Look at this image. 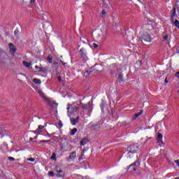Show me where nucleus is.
<instances>
[{
    "mask_svg": "<svg viewBox=\"0 0 179 179\" xmlns=\"http://www.w3.org/2000/svg\"><path fill=\"white\" fill-rule=\"evenodd\" d=\"M118 80L120 83H122V82H124V78H123L122 73H121L118 74Z\"/></svg>",
    "mask_w": 179,
    "mask_h": 179,
    "instance_id": "19",
    "label": "nucleus"
},
{
    "mask_svg": "<svg viewBox=\"0 0 179 179\" xmlns=\"http://www.w3.org/2000/svg\"><path fill=\"white\" fill-rule=\"evenodd\" d=\"M177 16V13H176V8H173V12L172 14V19H174Z\"/></svg>",
    "mask_w": 179,
    "mask_h": 179,
    "instance_id": "28",
    "label": "nucleus"
},
{
    "mask_svg": "<svg viewBox=\"0 0 179 179\" xmlns=\"http://www.w3.org/2000/svg\"><path fill=\"white\" fill-rule=\"evenodd\" d=\"M82 107L83 110H87V108H90V102H88L86 104H82Z\"/></svg>",
    "mask_w": 179,
    "mask_h": 179,
    "instance_id": "17",
    "label": "nucleus"
},
{
    "mask_svg": "<svg viewBox=\"0 0 179 179\" xmlns=\"http://www.w3.org/2000/svg\"><path fill=\"white\" fill-rule=\"evenodd\" d=\"M27 160V162H35L36 159H34V158H29Z\"/></svg>",
    "mask_w": 179,
    "mask_h": 179,
    "instance_id": "32",
    "label": "nucleus"
},
{
    "mask_svg": "<svg viewBox=\"0 0 179 179\" xmlns=\"http://www.w3.org/2000/svg\"><path fill=\"white\" fill-rule=\"evenodd\" d=\"M9 48L11 54H15V52H16V48H15V45H13V43L9 44Z\"/></svg>",
    "mask_w": 179,
    "mask_h": 179,
    "instance_id": "9",
    "label": "nucleus"
},
{
    "mask_svg": "<svg viewBox=\"0 0 179 179\" xmlns=\"http://www.w3.org/2000/svg\"><path fill=\"white\" fill-rule=\"evenodd\" d=\"M157 141L158 142H162V139H163V134L160 133H157Z\"/></svg>",
    "mask_w": 179,
    "mask_h": 179,
    "instance_id": "16",
    "label": "nucleus"
},
{
    "mask_svg": "<svg viewBox=\"0 0 179 179\" xmlns=\"http://www.w3.org/2000/svg\"><path fill=\"white\" fill-rule=\"evenodd\" d=\"M43 129H44V126L39 125L38 127V129L36 130H35L34 132V134H41V132H42Z\"/></svg>",
    "mask_w": 179,
    "mask_h": 179,
    "instance_id": "11",
    "label": "nucleus"
},
{
    "mask_svg": "<svg viewBox=\"0 0 179 179\" xmlns=\"http://www.w3.org/2000/svg\"><path fill=\"white\" fill-rule=\"evenodd\" d=\"M35 69H38V72H46V69L43 67H38V66H36Z\"/></svg>",
    "mask_w": 179,
    "mask_h": 179,
    "instance_id": "15",
    "label": "nucleus"
},
{
    "mask_svg": "<svg viewBox=\"0 0 179 179\" xmlns=\"http://www.w3.org/2000/svg\"><path fill=\"white\" fill-rule=\"evenodd\" d=\"M98 126H99V124H92V128H93L94 129V128H96Z\"/></svg>",
    "mask_w": 179,
    "mask_h": 179,
    "instance_id": "35",
    "label": "nucleus"
},
{
    "mask_svg": "<svg viewBox=\"0 0 179 179\" xmlns=\"http://www.w3.org/2000/svg\"><path fill=\"white\" fill-rule=\"evenodd\" d=\"M175 76H176V78H179V71H178L177 73H176Z\"/></svg>",
    "mask_w": 179,
    "mask_h": 179,
    "instance_id": "41",
    "label": "nucleus"
},
{
    "mask_svg": "<svg viewBox=\"0 0 179 179\" xmlns=\"http://www.w3.org/2000/svg\"><path fill=\"white\" fill-rule=\"evenodd\" d=\"M36 2V0H31V3H34Z\"/></svg>",
    "mask_w": 179,
    "mask_h": 179,
    "instance_id": "44",
    "label": "nucleus"
},
{
    "mask_svg": "<svg viewBox=\"0 0 179 179\" xmlns=\"http://www.w3.org/2000/svg\"><path fill=\"white\" fill-rule=\"evenodd\" d=\"M8 159L10 160V162H15V159L12 157H8Z\"/></svg>",
    "mask_w": 179,
    "mask_h": 179,
    "instance_id": "31",
    "label": "nucleus"
},
{
    "mask_svg": "<svg viewBox=\"0 0 179 179\" xmlns=\"http://www.w3.org/2000/svg\"><path fill=\"white\" fill-rule=\"evenodd\" d=\"M41 143H43L44 142H50V140H42L40 141Z\"/></svg>",
    "mask_w": 179,
    "mask_h": 179,
    "instance_id": "37",
    "label": "nucleus"
},
{
    "mask_svg": "<svg viewBox=\"0 0 179 179\" xmlns=\"http://www.w3.org/2000/svg\"><path fill=\"white\" fill-rule=\"evenodd\" d=\"M134 152L132 153L129 152V156H128L129 159H134Z\"/></svg>",
    "mask_w": 179,
    "mask_h": 179,
    "instance_id": "29",
    "label": "nucleus"
},
{
    "mask_svg": "<svg viewBox=\"0 0 179 179\" xmlns=\"http://www.w3.org/2000/svg\"><path fill=\"white\" fill-rule=\"evenodd\" d=\"M80 54L83 61H87V59H89L87 55V53L86 52V49L85 48H82L80 50Z\"/></svg>",
    "mask_w": 179,
    "mask_h": 179,
    "instance_id": "5",
    "label": "nucleus"
},
{
    "mask_svg": "<svg viewBox=\"0 0 179 179\" xmlns=\"http://www.w3.org/2000/svg\"><path fill=\"white\" fill-rule=\"evenodd\" d=\"M37 93H38L45 100V101H47L48 103H50V99L45 96V94H44V92L41 91L40 89H37Z\"/></svg>",
    "mask_w": 179,
    "mask_h": 179,
    "instance_id": "7",
    "label": "nucleus"
},
{
    "mask_svg": "<svg viewBox=\"0 0 179 179\" xmlns=\"http://www.w3.org/2000/svg\"><path fill=\"white\" fill-rule=\"evenodd\" d=\"M78 108H79L78 106H76L75 105H71L69 107H68L67 111L69 117H71L72 113H76L78 111Z\"/></svg>",
    "mask_w": 179,
    "mask_h": 179,
    "instance_id": "3",
    "label": "nucleus"
},
{
    "mask_svg": "<svg viewBox=\"0 0 179 179\" xmlns=\"http://www.w3.org/2000/svg\"><path fill=\"white\" fill-rule=\"evenodd\" d=\"M78 131V129L74 128L70 131V135H75Z\"/></svg>",
    "mask_w": 179,
    "mask_h": 179,
    "instance_id": "24",
    "label": "nucleus"
},
{
    "mask_svg": "<svg viewBox=\"0 0 179 179\" xmlns=\"http://www.w3.org/2000/svg\"><path fill=\"white\" fill-rule=\"evenodd\" d=\"M152 25L150 24H145L143 26L141 29L140 35L141 37V43L143 44H148L152 41V38H150V29Z\"/></svg>",
    "mask_w": 179,
    "mask_h": 179,
    "instance_id": "1",
    "label": "nucleus"
},
{
    "mask_svg": "<svg viewBox=\"0 0 179 179\" xmlns=\"http://www.w3.org/2000/svg\"><path fill=\"white\" fill-rule=\"evenodd\" d=\"M76 159V152H73L70 153V155L67 158V162H73Z\"/></svg>",
    "mask_w": 179,
    "mask_h": 179,
    "instance_id": "8",
    "label": "nucleus"
},
{
    "mask_svg": "<svg viewBox=\"0 0 179 179\" xmlns=\"http://www.w3.org/2000/svg\"><path fill=\"white\" fill-rule=\"evenodd\" d=\"M132 166H136V167H139L141 166V160L137 159L135 162L131 164L129 167H132Z\"/></svg>",
    "mask_w": 179,
    "mask_h": 179,
    "instance_id": "14",
    "label": "nucleus"
},
{
    "mask_svg": "<svg viewBox=\"0 0 179 179\" xmlns=\"http://www.w3.org/2000/svg\"><path fill=\"white\" fill-rule=\"evenodd\" d=\"M57 80H59V82H62V78H61V76L57 77Z\"/></svg>",
    "mask_w": 179,
    "mask_h": 179,
    "instance_id": "39",
    "label": "nucleus"
},
{
    "mask_svg": "<svg viewBox=\"0 0 179 179\" xmlns=\"http://www.w3.org/2000/svg\"><path fill=\"white\" fill-rule=\"evenodd\" d=\"M104 107H106V103H102L101 106L102 113H104Z\"/></svg>",
    "mask_w": 179,
    "mask_h": 179,
    "instance_id": "27",
    "label": "nucleus"
},
{
    "mask_svg": "<svg viewBox=\"0 0 179 179\" xmlns=\"http://www.w3.org/2000/svg\"><path fill=\"white\" fill-rule=\"evenodd\" d=\"M50 159L51 160H57V155L55 152H53Z\"/></svg>",
    "mask_w": 179,
    "mask_h": 179,
    "instance_id": "26",
    "label": "nucleus"
},
{
    "mask_svg": "<svg viewBox=\"0 0 179 179\" xmlns=\"http://www.w3.org/2000/svg\"><path fill=\"white\" fill-rule=\"evenodd\" d=\"M14 34H15V36H17V34H19V30L15 29V30L14 31Z\"/></svg>",
    "mask_w": 179,
    "mask_h": 179,
    "instance_id": "33",
    "label": "nucleus"
},
{
    "mask_svg": "<svg viewBox=\"0 0 179 179\" xmlns=\"http://www.w3.org/2000/svg\"><path fill=\"white\" fill-rule=\"evenodd\" d=\"M103 8H106V4H103Z\"/></svg>",
    "mask_w": 179,
    "mask_h": 179,
    "instance_id": "50",
    "label": "nucleus"
},
{
    "mask_svg": "<svg viewBox=\"0 0 179 179\" xmlns=\"http://www.w3.org/2000/svg\"><path fill=\"white\" fill-rule=\"evenodd\" d=\"M106 15H107V11H106V10H103L101 13V17H106Z\"/></svg>",
    "mask_w": 179,
    "mask_h": 179,
    "instance_id": "25",
    "label": "nucleus"
},
{
    "mask_svg": "<svg viewBox=\"0 0 179 179\" xmlns=\"http://www.w3.org/2000/svg\"><path fill=\"white\" fill-rule=\"evenodd\" d=\"M60 62L62 64V65H65L66 63H64V62H62V60H60Z\"/></svg>",
    "mask_w": 179,
    "mask_h": 179,
    "instance_id": "45",
    "label": "nucleus"
},
{
    "mask_svg": "<svg viewBox=\"0 0 179 179\" xmlns=\"http://www.w3.org/2000/svg\"><path fill=\"white\" fill-rule=\"evenodd\" d=\"M87 142H89V139L84 138H82V140L80 141V145L81 146H85V145H86V143H87Z\"/></svg>",
    "mask_w": 179,
    "mask_h": 179,
    "instance_id": "13",
    "label": "nucleus"
},
{
    "mask_svg": "<svg viewBox=\"0 0 179 179\" xmlns=\"http://www.w3.org/2000/svg\"><path fill=\"white\" fill-rule=\"evenodd\" d=\"M104 1H106V0H102L103 2H104Z\"/></svg>",
    "mask_w": 179,
    "mask_h": 179,
    "instance_id": "51",
    "label": "nucleus"
},
{
    "mask_svg": "<svg viewBox=\"0 0 179 179\" xmlns=\"http://www.w3.org/2000/svg\"><path fill=\"white\" fill-rule=\"evenodd\" d=\"M139 150V146L137 144H133L127 148V151L129 153H135Z\"/></svg>",
    "mask_w": 179,
    "mask_h": 179,
    "instance_id": "4",
    "label": "nucleus"
},
{
    "mask_svg": "<svg viewBox=\"0 0 179 179\" xmlns=\"http://www.w3.org/2000/svg\"><path fill=\"white\" fill-rule=\"evenodd\" d=\"M163 38H164V40H168V38H169V35H167V34L164 35V36H163Z\"/></svg>",
    "mask_w": 179,
    "mask_h": 179,
    "instance_id": "34",
    "label": "nucleus"
},
{
    "mask_svg": "<svg viewBox=\"0 0 179 179\" xmlns=\"http://www.w3.org/2000/svg\"><path fill=\"white\" fill-rule=\"evenodd\" d=\"M9 59V57L6 53H2L0 57V65L5 66Z\"/></svg>",
    "mask_w": 179,
    "mask_h": 179,
    "instance_id": "2",
    "label": "nucleus"
},
{
    "mask_svg": "<svg viewBox=\"0 0 179 179\" xmlns=\"http://www.w3.org/2000/svg\"><path fill=\"white\" fill-rule=\"evenodd\" d=\"M58 125H59V128H62V122H59L58 123Z\"/></svg>",
    "mask_w": 179,
    "mask_h": 179,
    "instance_id": "40",
    "label": "nucleus"
},
{
    "mask_svg": "<svg viewBox=\"0 0 179 179\" xmlns=\"http://www.w3.org/2000/svg\"><path fill=\"white\" fill-rule=\"evenodd\" d=\"M94 45V48H97V47H99V45H97V43H93Z\"/></svg>",
    "mask_w": 179,
    "mask_h": 179,
    "instance_id": "38",
    "label": "nucleus"
},
{
    "mask_svg": "<svg viewBox=\"0 0 179 179\" xmlns=\"http://www.w3.org/2000/svg\"><path fill=\"white\" fill-rule=\"evenodd\" d=\"M133 171H136V168H134V169H133Z\"/></svg>",
    "mask_w": 179,
    "mask_h": 179,
    "instance_id": "47",
    "label": "nucleus"
},
{
    "mask_svg": "<svg viewBox=\"0 0 179 179\" xmlns=\"http://www.w3.org/2000/svg\"><path fill=\"white\" fill-rule=\"evenodd\" d=\"M91 72H92V70H90V69L86 71V73H87V75H90Z\"/></svg>",
    "mask_w": 179,
    "mask_h": 179,
    "instance_id": "36",
    "label": "nucleus"
},
{
    "mask_svg": "<svg viewBox=\"0 0 179 179\" xmlns=\"http://www.w3.org/2000/svg\"><path fill=\"white\" fill-rule=\"evenodd\" d=\"M55 176H57V177H59L60 178H62V177H64V173L62 171V170H61V168L56 166L55 168Z\"/></svg>",
    "mask_w": 179,
    "mask_h": 179,
    "instance_id": "6",
    "label": "nucleus"
},
{
    "mask_svg": "<svg viewBox=\"0 0 179 179\" xmlns=\"http://www.w3.org/2000/svg\"><path fill=\"white\" fill-rule=\"evenodd\" d=\"M50 106L52 110H57V108L58 107V103L52 102L50 103Z\"/></svg>",
    "mask_w": 179,
    "mask_h": 179,
    "instance_id": "18",
    "label": "nucleus"
},
{
    "mask_svg": "<svg viewBox=\"0 0 179 179\" xmlns=\"http://www.w3.org/2000/svg\"><path fill=\"white\" fill-rule=\"evenodd\" d=\"M34 139H37V136H35V137L34 138Z\"/></svg>",
    "mask_w": 179,
    "mask_h": 179,
    "instance_id": "49",
    "label": "nucleus"
},
{
    "mask_svg": "<svg viewBox=\"0 0 179 179\" xmlns=\"http://www.w3.org/2000/svg\"><path fill=\"white\" fill-rule=\"evenodd\" d=\"M143 113V110H141V111L136 113L134 115V116L133 117V120H135L136 118H138V117H139V115H142Z\"/></svg>",
    "mask_w": 179,
    "mask_h": 179,
    "instance_id": "22",
    "label": "nucleus"
},
{
    "mask_svg": "<svg viewBox=\"0 0 179 179\" xmlns=\"http://www.w3.org/2000/svg\"><path fill=\"white\" fill-rule=\"evenodd\" d=\"M48 174L50 177H54V176H55L53 171H49Z\"/></svg>",
    "mask_w": 179,
    "mask_h": 179,
    "instance_id": "30",
    "label": "nucleus"
},
{
    "mask_svg": "<svg viewBox=\"0 0 179 179\" xmlns=\"http://www.w3.org/2000/svg\"><path fill=\"white\" fill-rule=\"evenodd\" d=\"M33 82L34 83L35 85H41V80L40 79L34 78L33 80Z\"/></svg>",
    "mask_w": 179,
    "mask_h": 179,
    "instance_id": "21",
    "label": "nucleus"
},
{
    "mask_svg": "<svg viewBox=\"0 0 179 179\" xmlns=\"http://www.w3.org/2000/svg\"><path fill=\"white\" fill-rule=\"evenodd\" d=\"M29 141H33V138H29Z\"/></svg>",
    "mask_w": 179,
    "mask_h": 179,
    "instance_id": "48",
    "label": "nucleus"
},
{
    "mask_svg": "<svg viewBox=\"0 0 179 179\" xmlns=\"http://www.w3.org/2000/svg\"><path fill=\"white\" fill-rule=\"evenodd\" d=\"M47 61L49 62V64H52V57L51 55L48 56Z\"/></svg>",
    "mask_w": 179,
    "mask_h": 179,
    "instance_id": "23",
    "label": "nucleus"
},
{
    "mask_svg": "<svg viewBox=\"0 0 179 179\" xmlns=\"http://www.w3.org/2000/svg\"><path fill=\"white\" fill-rule=\"evenodd\" d=\"M175 163H176L177 166L179 167V159L175 161Z\"/></svg>",
    "mask_w": 179,
    "mask_h": 179,
    "instance_id": "42",
    "label": "nucleus"
},
{
    "mask_svg": "<svg viewBox=\"0 0 179 179\" xmlns=\"http://www.w3.org/2000/svg\"><path fill=\"white\" fill-rule=\"evenodd\" d=\"M165 83H169V80H167V78H165Z\"/></svg>",
    "mask_w": 179,
    "mask_h": 179,
    "instance_id": "43",
    "label": "nucleus"
},
{
    "mask_svg": "<svg viewBox=\"0 0 179 179\" xmlns=\"http://www.w3.org/2000/svg\"><path fill=\"white\" fill-rule=\"evenodd\" d=\"M70 121L72 124V125H76L77 124V122L79 121V117H77L76 118H71Z\"/></svg>",
    "mask_w": 179,
    "mask_h": 179,
    "instance_id": "12",
    "label": "nucleus"
},
{
    "mask_svg": "<svg viewBox=\"0 0 179 179\" xmlns=\"http://www.w3.org/2000/svg\"><path fill=\"white\" fill-rule=\"evenodd\" d=\"M22 64L24 66H26V68H30V66H31V63L27 62L26 61H23Z\"/></svg>",
    "mask_w": 179,
    "mask_h": 179,
    "instance_id": "20",
    "label": "nucleus"
},
{
    "mask_svg": "<svg viewBox=\"0 0 179 179\" xmlns=\"http://www.w3.org/2000/svg\"><path fill=\"white\" fill-rule=\"evenodd\" d=\"M53 65H58V63L57 62H54Z\"/></svg>",
    "mask_w": 179,
    "mask_h": 179,
    "instance_id": "46",
    "label": "nucleus"
},
{
    "mask_svg": "<svg viewBox=\"0 0 179 179\" xmlns=\"http://www.w3.org/2000/svg\"><path fill=\"white\" fill-rule=\"evenodd\" d=\"M171 22H172L173 26H176V27H178V29H179V21H178V20H177L176 18H173V19H171Z\"/></svg>",
    "mask_w": 179,
    "mask_h": 179,
    "instance_id": "10",
    "label": "nucleus"
}]
</instances>
